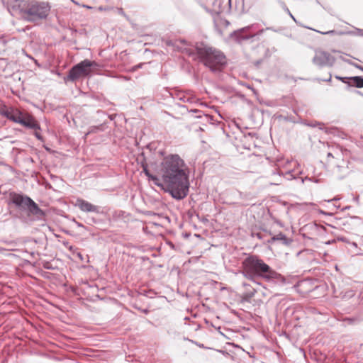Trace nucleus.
Here are the masks:
<instances>
[{"label":"nucleus","instance_id":"f257e3e1","mask_svg":"<svg viewBox=\"0 0 363 363\" xmlns=\"http://www.w3.org/2000/svg\"><path fill=\"white\" fill-rule=\"evenodd\" d=\"M157 172L160 177L162 187L174 199L182 200L187 196L190 185L189 168L179 155L164 157L157 165Z\"/></svg>","mask_w":363,"mask_h":363},{"label":"nucleus","instance_id":"f03ea898","mask_svg":"<svg viewBox=\"0 0 363 363\" xmlns=\"http://www.w3.org/2000/svg\"><path fill=\"white\" fill-rule=\"evenodd\" d=\"M241 273L257 286H262V284L258 281L259 279L272 283L279 282L284 279L280 274L255 255L248 256L242 262Z\"/></svg>","mask_w":363,"mask_h":363},{"label":"nucleus","instance_id":"7ed1b4c3","mask_svg":"<svg viewBox=\"0 0 363 363\" xmlns=\"http://www.w3.org/2000/svg\"><path fill=\"white\" fill-rule=\"evenodd\" d=\"M9 10L27 22L38 23L47 18L50 6L48 2L36 0H13Z\"/></svg>","mask_w":363,"mask_h":363},{"label":"nucleus","instance_id":"20e7f679","mask_svg":"<svg viewBox=\"0 0 363 363\" xmlns=\"http://www.w3.org/2000/svg\"><path fill=\"white\" fill-rule=\"evenodd\" d=\"M182 52H186L194 60L199 58L213 72L220 71V67L225 63V55L220 50L211 47L198 45L195 50L184 48Z\"/></svg>","mask_w":363,"mask_h":363},{"label":"nucleus","instance_id":"39448f33","mask_svg":"<svg viewBox=\"0 0 363 363\" xmlns=\"http://www.w3.org/2000/svg\"><path fill=\"white\" fill-rule=\"evenodd\" d=\"M97 66L96 62L84 60L72 67L65 79L74 82L82 77H86L91 73L92 68Z\"/></svg>","mask_w":363,"mask_h":363},{"label":"nucleus","instance_id":"423d86ee","mask_svg":"<svg viewBox=\"0 0 363 363\" xmlns=\"http://www.w3.org/2000/svg\"><path fill=\"white\" fill-rule=\"evenodd\" d=\"M335 61V59L333 55L323 50H316L313 58V64L320 67H333Z\"/></svg>","mask_w":363,"mask_h":363},{"label":"nucleus","instance_id":"0eeeda50","mask_svg":"<svg viewBox=\"0 0 363 363\" xmlns=\"http://www.w3.org/2000/svg\"><path fill=\"white\" fill-rule=\"evenodd\" d=\"M19 124L23 126L36 130H40V126L38 122L35 119V118L30 115L29 113H22L21 116V121H19Z\"/></svg>","mask_w":363,"mask_h":363},{"label":"nucleus","instance_id":"6e6552de","mask_svg":"<svg viewBox=\"0 0 363 363\" xmlns=\"http://www.w3.org/2000/svg\"><path fill=\"white\" fill-rule=\"evenodd\" d=\"M28 203L26 208L28 210V215L34 216L37 220H41L45 216L44 211L33 199L28 200Z\"/></svg>","mask_w":363,"mask_h":363},{"label":"nucleus","instance_id":"1a4fd4ad","mask_svg":"<svg viewBox=\"0 0 363 363\" xmlns=\"http://www.w3.org/2000/svg\"><path fill=\"white\" fill-rule=\"evenodd\" d=\"M231 0H214L213 3L212 14L219 16L226 9H230Z\"/></svg>","mask_w":363,"mask_h":363},{"label":"nucleus","instance_id":"9d476101","mask_svg":"<svg viewBox=\"0 0 363 363\" xmlns=\"http://www.w3.org/2000/svg\"><path fill=\"white\" fill-rule=\"evenodd\" d=\"M76 206H77L82 211L86 213H99L100 212L99 206L93 205L92 203L88 202L82 199H78L76 202Z\"/></svg>","mask_w":363,"mask_h":363},{"label":"nucleus","instance_id":"9b49d317","mask_svg":"<svg viewBox=\"0 0 363 363\" xmlns=\"http://www.w3.org/2000/svg\"><path fill=\"white\" fill-rule=\"evenodd\" d=\"M242 286L245 288V291L242 294V300L245 301H250V300L255 296V293L259 289L260 286L254 287L250 284L245 282L242 283ZM264 288L263 286H262Z\"/></svg>","mask_w":363,"mask_h":363},{"label":"nucleus","instance_id":"f8f14e48","mask_svg":"<svg viewBox=\"0 0 363 363\" xmlns=\"http://www.w3.org/2000/svg\"><path fill=\"white\" fill-rule=\"evenodd\" d=\"M31 199L27 196H23L21 194H15L12 197V202L18 208L26 209L28 205V200Z\"/></svg>","mask_w":363,"mask_h":363},{"label":"nucleus","instance_id":"ddd939ff","mask_svg":"<svg viewBox=\"0 0 363 363\" xmlns=\"http://www.w3.org/2000/svg\"><path fill=\"white\" fill-rule=\"evenodd\" d=\"M213 18L214 26H215L216 30L218 31V33L220 35H222V33H223L222 28H227L230 24L229 21H227L226 19L222 18L220 16V15L219 16H213Z\"/></svg>","mask_w":363,"mask_h":363},{"label":"nucleus","instance_id":"4468645a","mask_svg":"<svg viewBox=\"0 0 363 363\" xmlns=\"http://www.w3.org/2000/svg\"><path fill=\"white\" fill-rule=\"evenodd\" d=\"M8 113V115L6 116V118L16 123H19V121H21V116L23 113L19 109L10 107Z\"/></svg>","mask_w":363,"mask_h":363},{"label":"nucleus","instance_id":"2eb2a0df","mask_svg":"<svg viewBox=\"0 0 363 363\" xmlns=\"http://www.w3.org/2000/svg\"><path fill=\"white\" fill-rule=\"evenodd\" d=\"M143 172L145 174L147 177L148 179L152 181L154 184H155L157 186H162V183L160 180V177H157L155 175L152 174L150 171L147 169V167H143Z\"/></svg>","mask_w":363,"mask_h":363},{"label":"nucleus","instance_id":"dca6fc26","mask_svg":"<svg viewBox=\"0 0 363 363\" xmlns=\"http://www.w3.org/2000/svg\"><path fill=\"white\" fill-rule=\"evenodd\" d=\"M349 82H350V86H355L357 88L363 87V78L362 77H349Z\"/></svg>","mask_w":363,"mask_h":363},{"label":"nucleus","instance_id":"f3484780","mask_svg":"<svg viewBox=\"0 0 363 363\" xmlns=\"http://www.w3.org/2000/svg\"><path fill=\"white\" fill-rule=\"evenodd\" d=\"M273 176L275 177V179H274L273 182H271L269 184L271 185H279L281 184V177H282V175L280 172H278L277 174L276 172H274L273 173Z\"/></svg>","mask_w":363,"mask_h":363},{"label":"nucleus","instance_id":"a211bd4d","mask_svg":"<svg viewBox=\"0 0 363 363\" xmlns=\"http://www.w3.org/2000/svg\"><path fill=\"white\" fill-rule=\"evenodd\" d=\"M9 108H10V107H9L4 104L0 105V115L4 117H6L9 113L8 111H9Z\"/></svg>","mask_w":363,"mask_h":363},{"label":"nucleus","instance_id":"6ab92c4d","mask_svg":"<svg viewBox=\"0 0 363 363\" xmlns=\"http://www.w3.org/2000/svg\"><path fill=\"white\" fill-rule=\"evenodd\" d=\"M281 175L287 180L296 179V177L292 174L291 171L286 172L284 174L281 173Z\"/></svg>","mask_w":363,"mask_h":363},{"label":"nucleus","instance_id":"aec40b11","mask_svg":"<svg viewBox=\"0 0 363 363\" xmlns=\"http://www.w3.org/2000/svg\"><path fill=\"white\" fill-rule=\"evenodd\" d=\"M335 78L342 81L345 84H347L348 85H350V82H349V77H342L340 76H335Z\"/></svg>","mask_w":363,"mask_h":363},{"label":"nucleus","instance_id":"412c9836","mask_svg":"<svg viewBox=\"0 0 363 363\" xmlns=\"http://www.w3.org/2000/svg\"><path fill=\"white\" fill-rule=\"evenodd\" d=\"M249 28H250V26H248V27H245V28H242V29H240V30H238V31H234V32L231 34V35H236V36H237L240 33H242V32H243V31H245V30H247V29H249Z\"/></svg>","mask_w":363,"mask_h":363},{"label":"nucleus","instance_id":"4be33fe9","mask_svg":"<svg viewBox=\"0 0 363 363\" xmlns=\"http://www.w3.org/2000/svg\"><path fill=\"white\" fill-rule=\"evenodd\" d=\"M38 130H35L34 135L35 136L40 140H43V137L42 135H40V133L39 132L37 131Z\"/></svg>","mask_w":363,"mask_h":363},{"label":"nucleus","instance_id":"5701e85b","mask_svg":"<svg viewBox=\"0 0 363 363\" xmlns=\"http://www.w3.org/2000/svg\"><path fill=\"white\" fill-rule=\"evenodd\" d=\"M111 9H113V8H111V7H103V6H100V7L99 8V10H100V11H110V10H111Z\"/></svg>","mask_w":363,"mask_h":363},{"label":"nucleus","instance_id":"b1692460","mask_svg":"<svg viewBox=\"0 0 363 363\" xmlns=\"http://www.w3.org/2000/svg\"><path fill=\"white\" fill-rule=\"evenodd\" d=\"M116 10H117V13H118V14H120V15H121V16H125V12L123 11V9H121V8H117V9H116Z\"/></svg>","mask_w":363,"mask_h":363},{"label":"nucleus","instance_id":"393cba45","mask_svg":"<svg viewBox=\"0 0 363 363\" xmlns=\"http://www.w3.org/2000/svg\"><path fill=\"white\" fill-rule=\"evenodd\" d=\"M306 180H311V179L308 178V177H306L305 178H301V183L303 184Z\"/></svg>","mask_w":363,"mask_h":363},{"label":"nucleus","instance_id":"a878e982","mask_svg":"<svg viewBox=\"0 0 363 363\" xmlns=\"http://www.w3.org/2000/svg\"><path fill=\"white\" fill-rule=\"evenodd\" d=\"M285 10L286 11V13H288L290 15V16H291V18L295 21L294 17V16H293V15L290 13V11H289V9H288V8H286V9H285Z\"/></svg>","mask_w":363,"mask_h":363},{"label":"nucleus","instance_id":"bb28decb","mask_svg":"<svg viewBox=\"0 0 363 363\" xmlns=\"http://www.w3.org/2000/svg\"><path fill=\"white\" fill-rule=\"evenodd\" d=\"M77 255L81 260H83V256L80 252H77Z\"/></svg>","mask_w":363,"mask_h":363},{"label":"nucleus","instance_id":"cd10ccee","mask_svg":"<svg viewBox=\"0 0 363 363\" xmlns=\"http://www.w3.org/2000/svg\"><path fill=\"white\" fill-rule=\"evenodd\" d=\"M357 31L359 35L363 36V30L358 29Z\"/></svg>","mask_w":363,"mask_h":363},{"label":"nucleus","instance_id":"c85d7f7f","mask_svg":"<svg viewBox=\"0 0 363 363\" xmlns=\"http://www.w3.org/2000/svg\"><path fill=\"white\" fill-rule=\"evenodd\" d=\"M142 67V64H139L138 65H137V66L134 67L133 68V70H135L136 69L140 68V67Z\"/></svg>","mask_w":363,"mask_h":363},{"label":"nucleus","instance_id":"c756f323","mask_svg":"<svg viewBox=\"0 0 363 363\" xmlns=\"http://www.w3.org/2000/svg\"><path fill=\"white\" fill-rule=\"evenodd\" d=\"M335 33L334 30H330V31H328L326 33H323V34H330V33Z\"/></svg>","mask_w":363,"mask_h":363},{"label":"nucleus","instance_id":"7c9ffc66","mask_svg":"<svg viewBox=\"0 0 363 363\" xmlns=\"http://www.w3.org/2000/svg\"><path fill=\"white\" fill-rule=\"evenodd\" d=\"M331 78H332L331 74H330L328 79H325V82H330L331 81Z\"/></svg>","mask_w":363,"mask_h":363},{"label":"nucleus","instance_id":"2f4dec72","mask_svg":"<svg viewBox=\"0 0 363 363\" xmlns=\"http://www.w3.org/2000/svg\"><path fill=\"white\" fill-rule=\"evenodd\" d=\"M284 238V235H282V234H279V238H278L277 239H281V238Z\"/></svg>","mask_w":363,"mask_h":363},{"label":"nucleus","instance_id":"473e14b6","mask_svg":"<svg viewBox=\"0 0 363 363\" xmlns=\"http://www.w3.org/2000/svg\"><path fill=\"white\" fill-rule=\"evenodd\" d=\"M337 199H336V198H334L333 199H331V200H328V202H330V201H334V200H337Z\"/></svg>","mask_w":363,"mask_h":363},{"label":"nucleus","instance_id":"72a5a7b5","mask_svg":"<svg viewBox=\"0 0 363 363\" xmlns=\"http://www.w3.org/2000/svg\"><path fill=\"white\" fill-rule=\"evenodd\" d=\"M180 42L183 44H186V41L184 40H180Z\"/></svg>","mask_w":363,"mask_h":363},{"label":"nucleus","instance_id":"f704fd0d","mask_svg":"<svg viewBox=\"0 0 363 363\" xmlns=\"http://www.w3.org/2000/svg\"><path fill=\"white\" fill-rule=\"evenodd\" d=\"M328 157H333L332 154L331 153H328Z\"/></svg>","mask_w":363,"mask_h":363},{"label":"nucleus","instance_id":"c9c22d12","mask_svg":"<svg viewBox=\"0 0 363 363\" xmlns=\"http://www.w3.org/2000/svg\"><path fill=\"white\" fill-rule=\"evenodd\" d=\"M346 62H348L350 64H352L350 61L344 60Z\"/></svg>","mask_w":363,"mask_h":363},{"label":"nucleus","instance_id":"e433bc0d","mask_svg":"<svg viewBox=\"0 0 363 363\" xmlns=\"http://www.w3.org/2000/svg\"><path fill=\"white\" fill-rule=\"evenodd\" d=\"M355 66H356L357 68H359V69H362V68L361 67H359V66H358V65H355Z\"/></svg>","mask_w":363,"mask_h":363},{"label":"nucleus","instance_id":"4c0bfd02","mask_svg":"<svg viewBox=\"0 0 363 363\" xmlns=\"http://www.w3.org/2000/svg\"><path fill=\"white\" fill-rule=\"evenodd\" d=\"M249 37L242 38V39H247Z\"/></svg>","mask_w":363,"mask_h":363},{"label":"nucleus","instance_id":"58836bf2","mask_svg":"<svg viewBox=\"0 0 363 363\" xmlns=\"http://www.w3.org/2000/svg\"><path fill=\"white\" fill-rule=\"evenodd\" d=\"M350 208V206H347L345 208V209H348Z\"/></svg>","mask_w":363,"mask_h":363},{"label":"nucleus","instance_id":"ea45409f","mask_svg":"<svg viewBox=\"0 0 363 363\" xmlns=\"http://www.w3.org/2000/svg\"><path fill=\"white\" fill-rule=\"evenodd\" d=\"M94 129H99V128L98 127H95V128H93V130Z\"/></svg>","mask_w":363,"mask_h":363}]
</instances>
